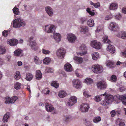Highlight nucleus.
I'll return each mask as SVG.
<instances>
[{
    "label": "nucleus",
    "instance_id": "f257e3e1",
    "mask_svg": "<svg viewBox=\"0 0 126 126\" xmlns=\"http://www.w3.org/2000/svg\"><path fill=\"white\" fill-rule=\"evenodd\" d=\"M124 96L122 95H117L113 96L111 95H107L106 96L104 100L102 101L101 104L102 105L107 106L110 104L114 101L116 102H119V101L123 100Z\"/></svg>",
    "mask_w": 126,
    "mask_h": 126
},
{
    "label": "nucleus",
    "instance_id": "f03ea898",
    "mask_svg": "<svg viewBox=\"0 0 126 126\" xmlns=\"http://www.w3.org/2000/svg\"><path fill=\"white\" fill-rule=\"evenodd\" d=\"M102 39V41L104 43L109 44L107 48V51L112 53H114L115 51V47L113 46L110 44L111 43V42L108 39V36L105 35L103 37Z\"/></svg>",
    "mask_w": 126,
    "mask_h": 126
},
{
    "label": "nucleus",
    "instance_id": "7ed1b4c3",
    "mask_svg": "<svg viewBox=\"0 0 126 126\" xmlns=\"http://www.w3.org/2000/svg\"><path fill=\"white\" fill-rule=\"evenodd\" d=\"M25 25V22L22 19L19 18L13 20V26L14 28H17L21 26H24Z\"/></svg>",
    "mask_w": 126,
    "mask_h": 126
},
{
    "label": "nucleus",
    "instance_id": "20e7f679",
    "mask_svg": "<svg viewBox=\"0 0 126 126\" xmlns=\"http://www.w3.org/2000/svg\"><path fill=\"white\" fill-rule=\"evenodd\" d=\"M92 70L94 73L97 74L101 73L103 71L102 66L98 64L93 65L92 66Z\"/></svg>",
    "mask_w": 126,
    "mask_h": 126
},
{
    "label": "nucleus",
    "instance_id": "39448f33",
    "mask_svg": "<svg viewBox=\"0 0 126 126\" xmlns=\"http://www.w3.org/2000/svg\"><path fill=\"white\" fill-rule=\"evenodd\" d=\"M67 38L68 41L71 43H74L77 39V37L75 34L72 33H68Z\"/></svg>",
    "mask_w": 126,
    "mask_h": 126
},
{
    "label": "nucleus",
    "instance_id": "423d86ee",
    "mask_svg": "<svg viewBox=\"0 0 126 126\" xmlns=\"http://www.w3.org/2000/svg\"><path fill=\"white\" fill-rule=\"evenodd\" d=\"M55 29V26L54 25L51 24L45 26L44 28L45 32L47 33L53 32Z\"/></svg>",
    "mask_w": 126,
    "mask_h": 126
},
{
    "label": "nucleus",
    "instance_id": "0eeeda50",
    "mask_svg": "<svg viewBox=\"0 0 126 126\" xmlns=\"http://www.w3.org/2000/svg\"><path fill=\"white\" fill-rule=\"evenodd\" d=\"M33 38V37L32 36L30 38L29 40V46L32 49L36 50H37L38 47L37 46V44L35 41V40H32Z\"/></svg>",
    "mask_w": 126,
    "mask_h": 126
},
{
    "label": "nucleus",
    "instance_id": "6e6552de",
    "mask_svg": "<svg viewBox=\"0 0 126 126\" xmlns=\"http://www.w3.org/2000/svg\"><path fill=\"white\" fill-rule=\"evenodd\" d=\"M65 53V50L63 48L58 49L56 52V54L57 57L59 59L63 58Z\"/></svg>",
    "mask_w": 126,
    "mask_h": 126
},
{
    "label": "nucleus",
    "instance_id": "1a4fd4ad",
    "mask_svg": "<svg viewBox=\"0 0 126 126\" xmlns=\"http://www.w3.org/2000/svg\"><path fill=\"white\" fill-rule=\"evenodd\" d=\"M109 29L113 32H117L119 30V28L118 25L114 22H111L109 27Z\"/></svg>",
    "mask_w": 126,
    "mask_h": 126
},
{
    "label": "nucleus",
    "instance_id": "9d476101",
    "mask_svg": "<svg viewBox=\"0 0 126 126\" xmlns=\"http://www.w3.org/2000/svg\"><path fill=\"white\" fill-rule=\"evenodd\" d=\"M91 46L94 48L96 49H100L102 47L101 43L96 40H93L90 43Z\"/></svg>",
    "mask_w": 126,
    "mask_h": 126
},
{
    "label": "nucleus",
    "instance_id": "9b49d317",
    "mask_svg": "<svg viewBox=\"0 0 126 126\" xmlns=\"http://www.w3.org/2000/svg\"><path fill=\"white\" fill-rule=\"evenodd\" d=\"M73 86L76 89H80L82 87V83L79 79H77L73 81Z\"/></svg>",
    "mask_w": 126,
    "mask_h": 126
},
{
    "label": "nucleus",
    "instance_id": "f8f14e48",
    "mask_svg": "<svg viewBox=\"0 0 126 126\" xmlns=\"http://www.w3.org/2000/svg\"><path fill=\"white\" fill-rule=\"evenodd\" d=\"M80 110L82 112H86L88 111L90 107L87 104H83L80 106Z\"/></svg>",
    "mask_w": 126,
    "mask_h": 126
},
{
    "label": "nucleus",
    "instance_id": "ddd939ff",
    "mask_svg": "<svg viewBox=\"0 0 126 126\" xmlns=\"http://www.w3.org/2000/svg\"><path fill=\"white\" fill-rule=\"evenodd\" d=\"M79 49L82 51L79 53V54L81 56L86 54L87 52L86 47L84 44H82L79 47Z\"/></svg>",
    "mask_w": 126,
    "mask_h": 126
},
{
    "label": "nucleus",
    "instance_id": "4468645a",
    "mask_svg": "<svg viewBox=\"0 0 126 126\" xmlns=\"http://www.w3.org/2000/svg\"><path fill=\"white\" fill-rule=\"evenodd\" d=\"M7 44L10 46H13L17 45L18 43V40L15 39H12L8 40L7 41Z\"/></svg>",
    "mask_w": 126,
    "mask_h": 126
},
{
    "label": "nucleus",
    "instance_id": "2eb2a0df",
    "mask_svg": "<svg viewBox=\"0 0 126 126\" xmlns=\"http://www.w3.org/2000/svg\"><path fill=\"white\" fill-rule=\"evenodd\" d=\"M23 55L22 50L20 49L16 50L14 52V55L15 56L21 57L23 56Z\"/></svg>",
    "mask_w": 126,
    "mask_h": 126
},
{
    "label": "nucleus",
    "instance_id": "dca6fc26",
    "mask_svg": "<svg viewBox=\"0 0 126 126\" xmlns=\"http://www.w3.org/2000/svg\"><path fill=\"white\" fill-rule=\"evenodd\" d=\"M98 88L100 89H105L107 87L106 83L104 82H100L97 84Z\"/></svg>",
    "mask_w": 126,
    "mask_h": 126
},
{
    "label": "nucleus",
    "instance_id": "f3484780",
    "mask_svg": "<svg viewBox=\"0 0 126 126\" xmlns=\"http://www.w3.org/2000/svg\"><path fill=\"white\" fill-rule=\"evenodd\" d=\"M53 37L57 42H59L61 40V35L59 33L54 32Z\"/></svg>",
    "mask_w": 126,
    "mask_h": 126
},
{
    "label": "nucleus",
    "instance_id": "a211bd4d",
    "mask_svg": "<svg viewBox=\"0 0 126 126\" xmlns=\"http://www.w3.org/2000/svg\"><path fill=\"white\" fill-rule=\"evenodd\" d=\"M45 11L48 15L51 16L53 14V9L49 6H47L45 8Z\"/></svg>",
    "mask_w": 126,
    "mask_h": 126
},
{
    "label": "nucleus",
    "instance_id": "6ab92c4d",
    "mask_svg": "<svg viewBox=\"0 0 126 126\" xmlns=\"http://www.w3.org/2000/svg\"><path fill=\"white\" fill-rule=\"evenodd\" d=\"M46 110L48 112H51L55 110L53 106L48 103L46 104Z\"/></svg>",
    "mask_w": 126,
    "mask_h": 126
},
{
    "label": "nucleus",
    "instance_id": "aec40b11",
    "mask_svg": "<svg viewBox=\"0 0 126 126\" xmlns=\"http://www.w3.org/2000/svg\"><path fill=\"white\" fill-rule=\"evenodd\" d=\"M64 68L65 70L67 72H70L73 70L71 65L68 63H67L64 65Z\"/></svg>",
    "mask_w": 126,
    "mask_h": 126
},
{
    "label": "nucleus",
    "instance_id": "412c9836",
    "mask_svg": "<svg viewBox=\"0 0 126 126\" xmlns=\"http://www.w3.org/2000/svg\"><path fill=\"white\" fill-rule=\"evenodd\" d=\"M116 36L122 39H125L126 38V32L125 31H121L117 34Z\"/></svg>",
    "mask_w": 126,
    "mask_h": 126
},
{
    "label": "nucleus",
    "instance_id": "4be33fe9",
    "mask_svg": "<svg viewBox=\"0 0 126 126\" xmlns=\"http://www.w3.org/2000/svg\"><path fill=\"white\" fill-rule=\"evenodd\" d=\"M80 32L84 34H85L88 31V27L85 26H81L80 27Z\"/></svg>",
    "mask_w": 126,
    "mask_h": 126
},
{
    "label": "nucleus",
    "instance_id": "5701e85b",
    "mask_svg": "<svg viewBox=\"0 0 126 126\" xmlns=\"http://www.w3.org/2000/svg\"><path fill=\"white\" fill-rule=\"evenodd\" d=\"M118 6L117 3H111L110 6V9L111 10H115L118 8Z\"/></svg>",
    "mask_w": 126,
    "mask_h": 126
},
{
    "label": "nucleus",
    "instance_id": "b1692460",
    "mask_svg": "<svg viewBox=\"0 0 126 126\" xmlns=\"http://www.w3.org/2000/svg\"><path fill=\"white\" fill-rule=\"evenodd\" d=\"M74 59L76 63L78 64L81 63L83 61V59L81 57L76 56L74 57Z\"/></svg>",
    "mask_w": 126,
    "mask_h": 126
},
{
    "label": "nucleus",
    "instance_id": "393cba45",
    "mask_svg": "<svg viewBox=\"0 0 126 126\" xmlns=\"http://www.w3.org/2000/svg\"><path fill=\"white\" fill-rule=\"evenodd\" d=\"M92 59L94 60H96L99 57V55L98 53L94 52L92 53Z\"/></svg>",
    "mask_w": 126,
    "mask_h": 126
},
{
    "label": "nucleus",
    "instance_id": "a878e982",
    "mask_svg": "<svg viewBox=\"0 0 126 126\" xmlns=\"http://www.w3.org/2000/svg\"><path fill=\"white\" fill-rule=\"evenodd\" d=\"M10 117V115L9 113H6L3 116L2 119V121L4 123L8 122L9 118Z\"/></svg>",
    "mask_w": 126,
    "mask_h": 126
},
{
    "label": "nucleus",
    "instance_id": "bb28decb",
    "mask_svg": "<svg viewBox=\"0 0 126 126\" xmlns=\"http://www.w3.org/2000/svg\"><path fill=\"white\" fill-rule=\"evenodd\" d=\"M42 77V75L40 70L36 71V72L35 77L37 79L40 80L41 79Z\"/></svg>",
    "mask_w": 126,
    "mask_h": 126
},
{
    "label": "nucleus",
    "instance_id": "cd10ccee",
    "mask_svg": "<svg viewBox=\"0 0 126 126\" xmlns=\"http://www.w3.org/2000/svg\"><path fill=\"white\" fill-rule=\"evenodd\" d=\"M33 75L31 73H28L26 74L25 79L28 81H30L33 78Z\"/></svg>",
    "mask_w": 126,
    "mask_h": 126
},
{
    "label": "nucleus",
    "instance_id": "c85d7f7f",
    "mask_svg": "<svg viewBox=\"0 0 126 126\" xmlns=\"http://www.w3.org/2000/svg\"><path fill=\"white\" fill-rule=\"evenodd\" d=\"M67 95L66 92L62 90L60 91L58 94V96L61 98L64 97Z\"/></svg>",
    "mask_w": 126,
    "mask_h": 126
},
{
    "label": "nucleus",
    "instance_id": "c756f323",
    "mask_svg": "<svg viewBox=\"0 0 126 126\" xmlns=\"http://www.w3.org/2000/svg\"><path fill=\"white\" fill-rule=\"evenodd\" d=\"M34 59V62L36 64L39 65L42 63V60L38 57L35 56Z\"/></svg>",
    "mask_w": 126,
    "mask_h": 126
},
{
    "label": "nucleus",
    "instance_id": "7c9ffc66",
    "mask_svg": "<svg viewBox=\"0 0 126 126\" xmlns=\"http://www.w3.org/2000/svg\"><path fill=\"white\" fill-rule=\"evenodd\" d=\"M113 62L111 61H107L106 63V65L107 67L111 68L113 67Z\"/></svg>",
    "mask_w": 126,
    "mask_h": 126
},
{
    "label": "nucleus",
    "instance_id": "2f4dec72",
    "mask_svg": "<svg viewBox=\"0 0 126 126\" xmlns=\"http://www.w3.org/2000/svg\"><path fill=\"white\" fill-rule=\"evenodd\" d=\"M88 25L90 27H93L94 26V20L92 19L88 20L87 21Z\"/></svg>",
    "mask_w": 126,
    "mask_h": 126
},
{
    "label": "nucleus",
    "instance_id": "473e14b6",
    "mask_svg": "<svg viewBox=\"0 0 126 126\" xmlns=\"http://www.w3.org/2000/svg\"><path fill=\"white\" fill-rule=\"evenodd\" d=\"M84 82L87 85L92 84L93 82L92 79L90 78H87L84 80Z\"/></svg>",
    "mask_w": 126,
    "mask_h": 126
},
{
    "label": "nucleus",
    "instance_id": "72a5a7b5",
    "mask_svg": "<svg viewBox=\"0 0 126 126\" xmlns=\"http://www.w3.org/2000/svg\"><path fill=\"white\" fill-rule=\"evenodd\" d=\"M6 51L5 47L3 46H0V54H3Z\"/></svg>",
    "mask_w": 126,
    "mask_h": 126
},
{
    "label": "nucleus",
    "instance_id": "f704fd0d",
    "mask_svg": "<svg viewBox=\"0 0 126 126\" xmlns=\"http://www.w3.org/2000/svg\"><path fill=\"white\" fill-rule=\"evenodd\" d=\"M21 84L18 82H16L14 83V88L16 90H18L21 88Z\"/></svg>",
    "mask_w": 126,
    "mask_h": 126
},
{
    "label": "nucleus",
    "instance_id": "c9c22d12",
    "mask_svg": "<svg viewBox=\"0 0 126 126\" xmlns=\"http://www.w3.org/2000/svg\"><path fill=\"white\" fill-rule=\"evenodd\" d=\"M51 61L50 58L49 57L45 58L43 60L44 64H48Z\"/></svg>",
    "mask_w": 126,
    "mask_h": 126
},
{
    "label": "nucleus",
    "instance_id": "e433bc0d",
    "mask_svg": "<svg viewBox=\"0 0 126 126\" xmlns=\"http://www.w3.org/2000/svg\"><path fill=\"white\" fill-rule=\"evenodd\" d=\"M14 77L16 80H18L20 78V75L19 71H17L14 74Z\"/></svg>",
    "mask_w": 126,
    "mask_h": 126
},
{
    "label": "nucleus",
    "instance_id": "4c0bfd02",
    "mask_svg": "<svg viewBox=\"0 0 126 126\" xmlns=\"http://www.w3.org/2000/svg\"><path fill=\"white\" fill-rule=\"evenodd\" d=\"M83 93L84 96L88 98L91 96V95L89 94V91L87 89H84Z\"/></svg>",
    "mask_w": 126,
    "mask_h": 126
},
{
    "label": "nucleus",
    "instance_id": "58836bf2",
    "mask_svg": "<svg viewBox=\"0 0 126 126\" xmlns=\"http://www.w3.org/2000/svg\"><path fill=\"white\" fill-rule=\"evenodd\" d=\"M101 120V118L100 116H97L94 117L93 119V121L94 123H97Z\"/></svg>",
    "mask_w": 126,
    "mask_h": 126
},
{
    "label": "nucleus",
    "instance_id": "ea45409f",
    "mask_svg": "<svg viewBox=\"0 0 126 126\" xmlns=\"http://www.w3.org/2000/svg\"><path fill=\"white\" fill-rule=\"evenodd\" d=\"M5 103L6 104H12L10 97L7 96L5 98Z\"/></svg>",
    "mask_w": 126,
    "mask_h": 126
},
{
    "label": "nucleus",
    "instance_id": "a19ab883",
    "mask_svg": "<svg viewBox=\"0 0 126 126\" xmlns=\"http://www.w3.org/2000/svg\"><path fill=\"white\" fill-rule=\"evenodd\" d=\"M84 123L85 125L87 126H90L92 124V122L88 120L85 119H83Z\"/></svg>",
    "mask_w": 126,
    "mask_h": 126
},
{
    "label": "nucleus",
    "instance_id": "79ce46f5",
    "mask_svg": "<svg viewBox=\"0 0 126 126\" xmlns=\"http://www.w3.org/2000/svg\"><path fill=\"white\" fill-rule=\"evenodd\" d=\"M51 85L53 86L56 88H57L59 86V84L56 81H53L51 84Z\"/></svg>",
    "mask_w": 126,
    "mask_h": 126
},
{
    "label": "nucleus",
    "instance_id": "37998d69",
    "mask_svg": "<svg viewBox=\"0 0 126 126\" xmlns=\"http://www.w3.org/2000/svg\"><path fill=\"white\" fill-rule=\"evenodd\" d=\"M103 28V26L102 25L98 26L97 29L95 30V32L96 33H98L100 31H102Z\"/></svg>",
    "mask_w": 126,
    "mask_h": 126
},
{
    "label": "nucleus",
    "instance_id": "c03bdc74",
    "mask_svg": "<svg viewBox=\"0 0 126 126\" xmlns=\"http://www.w3.org/2000/svg\"><path fill=\"white\" fill-rule=\"evenodd\" d=\"M77 98L75 96H73L70 97L69 100L75 104L77 102Z\"/></svg>",
    "mask_w": 126,
    "mask_h": 126
},
{
    "label": "nucleus",
    "instance_id": "a18cd8bd",
    "mask_svg": "<svg viewBox=\"0 0 126 126\" xmlns=\"http://www.w3.org/2000/svg\"><path fill=\"white\" fill-rule=\"evenodd\" d=\"M90 3L91 5H93L95 8H97L99 7L100 6V4L99 2L94 3L92 1L90 2Z\"/></svg>",
    "mask_w": 126,
    "mask_h": 126
},
{
    "label": "nucleus",
    "instance_id": "49530a36",
    "mask_svg": "<svg viewBox=\"0 0 126 126\" xmlns=\"http://www.w3.org/2000/svg\"><path fill=\"white\" fill-rule=\"evenodd\" d=\"M42 51L43 54L46 55H49L51 53L49 50L44 49H42Z\"/></svg>",
    "mask_w": 126,
    "mask_h": 126
},
{
    "label": "nucleus",
    "instance_id": "de8ad7c7",
    "mask_svg": "<svg viewBox=\"0 0 126 126\" xmlns=\"http://www.w3.org/2000/svg\"><path fill=\"white\" fill-rule=\"evenodd\" d=\"M13 13L16 15H18L19 13L18 8L16 7L13 9Z\"/></svg>",
    "mask_w": 126,
    "mask_h": 126
},
{
    "label": "nucleus",
    "instance_id": "09e8293b",
    "mask_svg": "<svg viewBox=\"0 0 126 126\" xmlns=\"http://www.w3.org/2000/svg\"><path fill=\"white\" fill-rule=\"evenodd\" d=\"M117 78L114 75H112L111 76L110 80L111 81L114 82L116 81Z\"/></svg>",
    "mask_w": 126,
    "mask_h": 126
},
{
    "label": "nucleus",
    "instance_id": "8fccbe9b",
    "mask_svg": "<svg viewBox=\"0 0 126 126\" xmlns=\"http://www.w3.org/2000/svg\"><path fill=\"white\" fill-rule=\"evenodd\" d=\"M12 103H15L17 99V97L16 96H14L11 98Z\"/></svg>",
    "mask_w": 126,
    "mask_h": 126
},
{
    "label": "nucleus",
    "instance_id": "3c124183",
    "mask_svg": "<svg viewBox=\"0 0 126 126\" xmlns=\"http://www.w3.org/2000/svg\"><path fill=\"white\" fill-rule=\"evenodd\" d=\"M112 17L111 14L106 15L105 17V19L106 20H108L111 19Z\"/></svg>",
    "mask_w": 126,
    "mask_h": 126
},
{
    "label": "nucleus",
    "instance_id": "603ef678",
    "mask_svg": "<svg viewBox=\"0 0 126 126\" xmlns=\"http://www.w3.org/2000/svg\"><path fill=\"white\" fill-rule=\"evenodd\" d=\"M94 99L96 101L99 102L101 100V98L99 96H96L95 97Z\"/></svg>",
    "mask_w": 126,
    "mask_h": 126
},
{
    "label": "nucleus",
    "instance_id": "864d4df0",
    "mask_svg": "<svg viewBox=\"0 0 126 126\" xmlns=\"http://www.w3.org/2000/svg\"><path fill=\"white\" fill-rule=\"evenodd\" d=\"M86 11L90 15L92 16H93L94 15V12L91 11L90 9L89 8H87V9Z\"/></svg>",
    "mask_w": 126,
    "mask_h": 126
},
{
    "label": "nucleus",
    "instance_id": "5fc2aeb1",
    "mask_svg": "<svg viewBox=\"0 0 126 126\" xmlns=\"http://www.w3.org/2000/svg\"><path fill=\"white\" fill-rule=\"evenodd\" d=\"M86 20V19L84 17H80L79 19V21L81 24H83Z\"/></svg>",
    "mask_w": 126,
    "mask_h": 126
},
{
    "label": "nucleus",
    "instance_id": "6e6d98bb",
    "mask_svg": "<svg viewBox=\"0 0 126 126\" xmlns=\"http://www.w3.org/2000/svg\"><path fill=\"white\" fill-rule=\"evenodd\" d=\"M49 91L47 88H46L42 91L43 93L46 94H49Z\"/></svg>",
    "mask_w": 126,
    "mask_h": 126
},
{
    "label": "nucleus",
    "instance_id": "4d7b16f0",
    "mask_svg": "<svg viewBox=\"0 0 126 126\" xmlns=\"http://www.w3.org/2000/svg\"><path fill=\"white\" fill-rule=\"evenodd\" d=\"M64 119L65 121L67 122L71 120V117L67 115L64 117Z\"/></svg>",
    "mask_w": 126,
    "mask_h": 126
},
{
    "label": "nucleus",
    "instance_id": "13d9d810",
    "mask_svg": "<svg viewBox=\"0 0 126 126\" xmlns=\"http://www.w3.org/2000/svg\"><path fill=\"white\" fill-rule=\"evenodd\" d=\"M46 71L48 73H52L53 72V70L50 68H47L46 70Z\"/></svg>",
    "mask_w": 126,
    "mask_h": 126
},
{
    "label": "nucleus",
    "instance_id": "bf43d9fd",
    "mask_svg": "<svg viewBox=\"0 0 126 126\" xmlns=\"http://www.w3.org/2000/svg\"><path fill=\"white\" fill-rule=\"evenodd\" d=\"M110 114L112 117H114L116 113L115 110H113L110 112Z\"/></svg>",
    "mask_w": 126,
    "mask_h": 126
},
{
    "label": "nucleus",
    "instance_id": "052dcab7",
    "mask_svg": "<svg viewBox=\"0 0 126 126\" xmlns=\"http://www.w3.org/2000/svg\"><path fill=\"white\" fill-rule=\"evenodd\" d=\"M8 34V31H4L2 32L3 35L5 37H6Z\"/></svg>",
    "mask_w": 126,
    "mask_h": 126
},
{
    "label": "nucleus",
    "instance_id": "680f3d73",
    "mask_svg": "<svg viewBox=\"0 0 126 126\" xmlns=\"http://www.w3.org/2000/svg\"><path fill=\"white\" fill-rule=\"evenodd\" d=\"M124 98L123 100H122L123 103L124 105H126V96H124Z\"/></svg>",
    "mask_w": 126,
    "mask_h": 126
},
{
    "label": "nucleus",
    "instance_id": "e2e57ef3",
    "mask_svg": "<svg viewBox=\"0 0 126 126\" xmlns=\"http://www.w3.org/2000/svg\"><path fill=\"white\" fill-rule=\"evenodd\" d=\"M74 104H74V103H73L71 101H70V100H69V102L67 103V105L69 106H71L73 105Z\"/></svg>",
    "mask_w": 126,
    "mask_h": 126
},
{
    "label": "nucleus",
    "instance_id": "0e129e2a",
    "mask_svg": "<svg viewBox=\"0 0 126 126\" xmlns=\"http://www.w3.org/2000/svg\"><path fill=\"white\" fill-rule=\"evenodd\" d=\"M121 17V15L120 14H118L116 15L115 16L116 18L118 19L119 20L120 19Z\"/></svg>",
    "mask_w": 126,
    "mask_h": 126
},
{
    "label": "nucleus",
    "instance_id": "69168bd1",
    "mask_svg": "<svg viewBox=\"0 0 126 126\" xmlns=\"http://www.w3.org/2000/svg\"><path fill=\"white\" fill-rule=\"evenodd\" d=\"M11 56L10 55H8L6 57V60L8 62H10V59L11 58Z\"/></svg>",
    "mask_w": 126,
    "mask_h": 126
},
{
    "label": "nucleus",
    "instance_id": "338daca9",
    "mask_svg": "<svg viewBox=\"0 0 126 126\" xmlns=\"http://www.w3.org/2000/svg\"><path fill=\"white\" fill-rule=\"evenodd\" d=\"M3 60L2 59L0 58V67H1L3 64Z\"/></svg>",
    "mask_w": 126,
    "mask_h": 126
},
{
    "label": "nucleus",
    "instance_id": "774afa93",
    "mask_svg": "<svg viewBox=\"0 0 126 126\" xmlns=\"http://www.w3.org/2000/svg\"><path fill=\"white\" fill-rule=\"evenodd\" d=\"M121 54L122 55L125 56V57H126V49L125 51L122 52L121 53Z\"/></svg>",
    "mask_w": 126,
    "mask_h": 126
}]
</instances>
